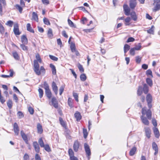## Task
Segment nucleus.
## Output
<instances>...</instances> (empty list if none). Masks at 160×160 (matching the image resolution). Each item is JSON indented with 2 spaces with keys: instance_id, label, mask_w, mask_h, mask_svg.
Here are the masks:
<instances>
[{
  "instance_id": "obj_1",
  "label": "nucleus",
  "mask_w": 160,
  "mask_h": 160,
  "mask_svg": "<svg viewBox=\"0 0 160 160\" xmlns=\"http://www.w3.org/2000/svg\"><path fill=\"white\" fill-rule=\"evenodd\" d=\"M39 65L37 61L36 60L34 61V70L36 74L40 75L41 72L45 73V70L43 66L41 67L39 70Z\"/></svg>"
},
{
  "instance_id": "obj_2",
  "label": "nucleus",
  "mask_w": 160,
  "mask_h": 160,
  "mask_svg": "<svg viewBox=\"0 0 160 160\" xmlns=\"http://www.w3.org/2000/svg\"><path fill=\"white\" fill-rule=\"evenodd\" d=\"M84 147L87 156L89 158V156L91 155L89 146L87 143H85L84 145Z\"/></svg>"
},
{
  "instance_id": "obj_3",
  "label": "nucleus",
  "mask_w": 160,
  "mask_h": 160,
  "mask_svg": "<svg viewBox=\"0 0 160 160\" xmlns=\"http://www.w3.org/2000/svg\"><path fill=\"white\" fill-rule=\"evenodd\" d=\"M154 3L156 4L153 11L156 12L160 9V0H154Z\"/></svg>"
},
{
  "instance_id": "obj_4",
  "label": "nucleus",
  "mask_w": 160,
  "mask_h": 160,
  "mask_svg": "<svg viewBox=\"0 0 160 160\" xmlns=\"http://www.w3.org/2000/svg\"><path fill=\"white\" fill-rule=\"evenodd\" d=\"M123 9L124 11L125 14L127 16H128L130 14V9L128 6L126 4H124L123 6Z\"/></svg>"
},
{
  "instance_id": "obj_5",
  "label": "nucleus",
  "mask_w": 160,
  "mask_h": 160,
  "mask_svg": "<svg viewBox=\"0 0 160 160\" xmlns=\"http://www.w3.org/2000/svg\"><path fill=\"white\" fill-rule=\"evenodd\" d=\"M20 134L22 138L24 141L27 144H28V139L27 135L24 133L23 130H21L20 132Z\"/></svg>"
},
{
  "instance_id": "obj_6",
  "label": "nucleus",
  "mask_w": 160,
  "mask_h": 160,
  "mask_svg": "<svg viewBox=\"0 0 160 160\" xmlns=\"http://www.w3.org/2000/svg\"><path fill=\"white\" fill-rule=\"evenodd\" d=\"M137 5L136 0H130L129 1V7L131 9H134Z\"/></svg>"
},
{
  "instance_id": "obj_7",
  "label": "nucleus",
  "mask_w": 160,
  "mask_h": 160,
  "mask_svg": "<svg viewBox=\"0 0 160 160\" xmlns=\"http://www.w3.org/2000/svg\"><path fill=\"white\" fill-rule=\"evenodd\" d=\"M51 102L52 105L56 108H58V101L55 97H52L51 100Z\"/></svg>"
},
{
  "instance_id": "obj_8",
  "label": "nucleus",
  "mask_w": 160,
  "mask_h": 160,
  "mask_svg": "<svg viewBox=\"0 0 160 160\" xmlns=\"http://www.w3.org/2000/svg\"><path fill=\"white\" fill-rule=\"evenodd\" d=\"M13 130L15 134L16 135H18L19 131V129L17 123L15 122L13 125Z\"/></svg>"
},
{
  "instance_id": "obj_9",
  "label": "nucleus",
  "mask_w": 160,
  "mask_h": 160,
  "mask_svg": "<svg viewBox=\"0 0 160 160\" xmlns=\"http://www.w3.org/2000/svg\"><path fill=\"white\" fill-rule=\"evenodd\" d=\"M52 90L55 93V94L57 95L58 93V87L57 86L56 83L54 81L52 83Z\"/></svg>"
},
{
  "instance_id": "obj_10",
  "label": "nucleus",
  "mask_w": 160,
  "mask_h": 160,
  "mask_svg": "<svg viewBox=\"0 0 160 160\" xmlns=\"http://www.w3.org/2000/svg\"><path fill=\"white\" fill-rule=\"evenodd\" d=\"M141 118L142 123L144 125L148 126L149 125V122L147 118L143 115L141 116Z\"/></svg>"
},
{
  "instance_id": "obj_11",
  "label": "nucleus",
  "mask_w": 160,
  "mask_h": 160,
  "mask_svg": "<svg viewBox=\"0 0 160 160\" xmlns=\"http://www.w3.org/2000/svg\"><path fill=\"white\" fill-rule=\"evenodd\" d=\"M79 147V143L78 141H75L73 144V149L75 152H77Z\"/></svg>"
},
{
  "instance_id": "obj_12",
  "label": "nucleus",
  "mask_w": 160,
  "mask_h": 160,
  "mask_svg": "<svg viewBox=\"0 0 160 160\" xmlns=\"http://www.w3.org/2000/svg\"><path fill=\"white\" fill-rule=\"evenodd\" d=\"M13 32L16 35H19L20 34L19 31L18 26L17 24H15L14 26Z\"/></svg>"
},
{
  "instance_id": "obj_13",
  "label": "nucleus",
  "mask_w": 160,
  "mask_h": 160,
  "mask_svg": "<svg viewBox=\"0 0 160 160\" xmlns=\"http://www.w3.org/2000/svg\"><path fill=\"white\" fill-rule=\"evenodd\" d=\"M33 145L35 151L37 153L39 152L40 151V148L38 142H33Z\"/></svg>"
},
{
  "instance_id": "obj_14",
  "label": "nucleus",
  "mask_w": 160,
  "mask_h": 160,
  "mask_svg": "<svg viewBox=\"0 0 160 160\" xmlns=\"http://www.w3.org/2000/svg\"><path fill=\"white\" fill-rule=\"evenodd\" d=\"M74 115L77 121H79L81 119L82 116L80 113L79 112L76 111Z\"/></svg>"
},
{
  "instance_id": "obj_15",
  "label": "nucleus",
  "mask_w": 160,
  "mask_h": 160,
  "mask_svg": "<svg viewBox=\"0 0 160 160\" xmlns=\"http://www.w3.org/2000/svg\"><path fill=\"white\" fill-rule=\"evenodd\" d=\"M145 130L146 136L148 138H150L151 137L150 135L151 133L150 129L148 128H145Z\"/></svg>"
},
{
  "instance_id": "obj_16",
  "label": "nucleus",
  "mask_w": 160,
  "mask_h": 160,
  "mask_svg": "<svg viewBox=\"0 0 160 160\" xmlns=\"http://www.w3.org/2000/svg\"><path fill=\"white\" fill-rule=\"evenodd\" d=\"M132 19L134 21H136L137 20V16L136 12L134 11H132L130 14Z\"/></svg>"
},
{
  "instance_id": "obj_17",
  "label": "nucleus",
  "mask_w": 160,
  "mask_h": 160,
  "mask_svg": "<svg viewBox=\"0 0 160 160\" xmlns=\"http://www.w3.org/2000/svg\"><path fill=\"white\" fill-rule=\"evenodd\" d=\"M45 93L48 99H50L52 97V93L50 89L45 90Z\"/></svg>"
},
{
  "instance_id": "obj_18",
  "label": "nucleus",
  "mask_w": 160,
  "mask_h": 160,
  "mask_svg": "<svg viewBox=\"0 0 160 160\" xmlns=\"http://www.w3.org/2000/svg\"><path fill=\"white\" fill-rule=\"evenodd\" d=\"M154 133L155 137L157 138H158L160 135L159 133L158 129L156 127H154L153 128Z\"/></svg>"
},
{
  "instance_id": "obj_19",
  "label": "nucleus",
  "mask_w": 160,
  "mask_h": 160,
  "mask_svg": "<svg viewBox=\"0 0 160 160\" xmlns=\"http://www.w3.org/2000/svg\"><path fill=\"white\" fill-rule=\"evenodd\" d=\"M50 67L52 69V74L54 75H55L56 74V69L55 66L52 64L51 63L50 64Z\"/></svg>"
},
{
  "instance_id": "obj_20",
  "label": "nucleus",
  "mask_w": 160,
  "mask_h": 160,
  "mask_svg": "<svg viewBox=\"0 0 160 160\" xmlns=\"http://www.w3.org/2000/svg\"><path fill=\"white\" fill-rule=\"evenodd\" d=\"M137 150V148L135 147H133L130 150L129 154L131 156H133L135 154Z\"/></svg>"
},
{
  "instance_id": "obj_21",
  "label": "nucleus",
  "mask_w": 160,
  "mask_h": 160,
  "mask_svg": "<svg viewBox=\"0 0 160 160\" xmlns=\"http://www.w3.org/2000/svg\"><path fill=\"white\" fill-rule=\"evenodd\" d=\"M38 132L40 134L42 133L43 132V129L42 126L40 123H38L37 125Z\"/></svg>"
},
{
  "instance_id": "obj_22",
  "label": "nucleus",
  "mask_w": 160,
  "mask_h": 160,
  "mask_svg": "<svg viewBox=\"0 0 160 160\" xmlns=\"http://www.w3.org/2000/svg\"><path fill=\"white\" fill-rule=\"evenodd\" d=\"M155 27L153 25H152L150 28L147 30V31L148 33L154 34Z\"/></svg>"
},
{
  "instance_id": "obj_23",
  "label": "nucleus",
  "mask_w": 160,
  "mask_h": 160,
  "mask_svg": "<svg viewBox=\"0 0 160 160\" xmlns=\"http://www.w3.org/2000/svg\"><path fill=\"white\" fill-rule=\"evenodd\" d=\"M12 55L15 60H18L19 59V57L17 52L15 51L13 52H12Z\"/></svg>"
},
{
  "instance_id": "obj_24",
  "label": "nucleus",
  "mask_w": 160,
  "mask_h": 160,
  "mask_svg": "<svg viewBox=\"0 0 160 160\" xmlns=\"http://www.w3.org/2000/svg\"><path fill=\"white\" fill-rule=\"evenodd\" d=\"M48 36L50 38H53V34L51 28H49L48 32Z\"/></svg>"
},
{
  "instance_id": "obj_25",
  "label": "nucleus",
  "mask_w": 160,
  "mask_h": 160,
  "mask_svg": "<svg viewBox=\"0 0 160 160\" xmlns=\"http://www.w3.org/2000/svg\"><path fill=\"white\" fill-rule=\"evenodd\" d=\"M21 39L22 42L23 44H27L28 43V40L25 35H23Z\"/></svg>"
},
{
  "instance_id": "obj_26",
  "label": "nucleus",
  "mask_w": 160,
  "mask_h": 160,
  "mask_svg": "<svg viewBox=\"0 0 160 160\" xmlns=\"http://www.w3.org/2000/svg\"><path fill=\"white\" fill-rule=\"evenodd\" d=\"M27 30L33 33L34 32V30L32 28L31 26V24L29 23H28L27 24Z\"/></svg>"
},
{
  "instance_id": "obj_27",
  "label": "nucleus",
  "mask_w": 160,
  "mask_h": 160,
  "mask_svg": "<svg viewBox=\"0 0 160 160\" xmlns=\"http://www.w3.org/2000/svg\"><path fill=\"white\" fill-rule=\"evenodd\" d=\"M130 48V46L128 44H126L124 47V51L125 53V56H126V53Z\"/></svg>"
},
{
  "instance_id": "obj_28",
  "label": "nucleus",
  "mask_w": 160,
  "mask_h": 160,
  "mask_svg": "<svg viewBox=\"0 0 160 160\" xmlns=\"http://www.w3.org/2000/svg\"><path fill=\"white\" fill-rule=\"evenodd\" d=\"M32 18L33 19L37 22L38 21V14L35 12H33L32 13Z\"/></svg>"
},
{
  "instance_id": "obj_29",
  "label": "nucleus",
  "mask_w": 160,
  "mask_h": 160,
  "mask_svg": "<svg viewBox=\"0 0 160 160\" xmlns=\"http://www.w3.org/2000/svg\"><path fill=\"white\" fill-rule=\"evenodd\" d=\"M147 118L149 120L151 119L152 117V112L150 109L147 110V113L146 114Z\"/></svg>"
},
{
  "instance_id": "obj_30",
  "label": "nucleus",
  "mask_w": 160,
  "mask_h": 160,
  "mask_svg": "<svg viewBox=\"0 0 160 160\" xmlns=\"http://www.w3.org/2000/svg\"><path fill=\"white\" fill-rule=\"evenodd\" d=\"M143 90L145 94H147L148 91V88L147 85L145 84L143 85Z\"/></svg>"
},
{
  "instance_id": "obj_31",
  "label": "nucleus",
  "mask_w": 160,
  "mask_h": 160,
  "mask_svg": "<svg viewBox=\"0 0 160 160\" xmlns=\"http://www.w3.org/2000/svg\"><path fill=\"white\" fill-rule=\"evenodd\" d=\"M146 100L147 102H152V98L150 94H148L146 97Z\"/></svg>"
},
{
  "instance_id": "obj_32",
  "label": "nucleus",
  "mask_w": 160,
  "mask_h": 160,
  "mask_svg": "<svg viewBox=\"0 0 160 160\" xmlns=\"http://www.w3.org/2000/svg\"><path fill=\"white\" fill-rule=\"evenodd\" d=\"M80 79L82 81H85L87 79V77L84 73L82 74L80 76Z\"/></svg>"
},
{
  "instance_id": "obj_33",
  "label": "nucleus",
  "mask_w": 160,
  "mask_h": 160,
  "mask_svg": "<svg viewBox=\"0 0 160 160\" xmlns=\"http://www.w3.org/2000/svg\"><path fill=\"white\" fill-rule=\"evenodd\" d=\"M41 87L45 89V90L49 89V86L47 82L46 81L44 82L43 87L42 86H41Z\"/></svg>"
},
{
  "instance_id": "obj_34",
  "label": "nucleus",
  "mask_w": 160,
  "mask_h": 160,
  "mask_svg": "<svg viewBox=\"0 0 160 160\" xmlns=\"http://www.w3.org/2000/svg\"><path fill=\"white\" fill-rule=\"evenodd\" d=\"M70 131L69 130L66 129L65 131V135L67 138H70Z\"/></svg>"
},
{
  "instance_id": "obj_35",
  "label": "nucleus",
  "mask_w": 160,
  "mask_h": 160,
  "mask_svg": "<svg viewBox=\"0 0 160 160\" xmlns=\"http://www.w3.org/2000/svg\"><path fill=\"white\" fill-rule=\"evenodd\" d=\"M38 91L39 92V96L40 98H41L43 95V90L40 88H39L38 89Z\"/></svg>"
},
{
  "instance_id": "obj_36",
  "label": "nucleus",
  "mask_w": 160,
  "mask_h": 160,
  "mask_svg": "<svg viewBox=\"0 0 160 160\" xmlns=\"http://www.w3.org/2000/svg\"><path fill=\"white\" fill-rule=\"evenodd\" d=\"M38 143L41 147H44L45 145L44 144L43 142L42 138H41L38 140Z\"/></svg>"
},
{
  "instance_id": "obj_37",
  "label": "nucleus",
  "mask_w": 160,
  "mask_h": 160,
  "mask_svg": "<svg viewBox=\"0 0 160 160\" xmlns=\"http://www.w3.org/2000/svg\"><path fill=\"white\" fill-rule=\"evenodd\" d=\"M7 105L9 109L12 108V102L11 100H9L7 102Z\"/></svg>"
},
{
  "instance_id": "obj_38",
  "label": "nucleus",
  "mask_w": 160,
  "mask_h": 160,
  "mask_svg": "<svg viewBox=\"0 0 160 160\" xmlns=\"http://www.w3.org/2000/svg\"><path fill=\"white\" fill-rule=\"evenodd\" d=\"M15 7L16 8L19 10V12L20 13H21L22 12V7L21 6H20L18 4H16L15 5Z\"/></svg>"
},
{
  "instance_id": "obj_39",
  "label": "nucleus",
  "mask_w": 160,
  "mask_h": 160,
  "mask_svg": "<svg viewBox=\"0 0 160 160\" xmlns=\"http://www.w3.org/2000/svg\"><path fill=\"white\" fill-rule=\"evenodd\" d=\"M70 48L72 52H74L75 51V45L74 43L71 42V43Z\"/></svg>"
},
{
  "instance_id": "obj_40",
  "label": "nucleus",
  "mask_w": 160,
  "mask_h": 160,
  "mask_svg": "<svg viewBox=\"0 0 160 160\" xmlns=\"http://www.w3.org/2000/svg\"><path fill=\"white\" fill-rule=\"evenodd\" d=\"M83 137L85 138H86L88 134V133L87 132L86 129L83 128Z\"/></svg>"
},
{
  "instance_id": "obj_41",
  "label": "nucleus",
  "mask_w": 160,
  "mask_h": 160,
  "mask_svg": "<svg viewBox=\"0 0 160 160\" xmlns=\"http://www.w3.org/2000/svg\"><path fill=\"white\" fill-rule=\"evenodd\" d=\"M146 82L151 87L152 85V80L149 78H147L146 79Z\"/></svg>"
},
{
  "instance_id": "obj_42",
  "label": "nucleus",
  "mask_w": 160,
  "mask_h": 160,
  "mask_svg": "<svg viewBox=\"0 0 160 160\" xmlns=\"http://www.w3.org/2000/svg\"><path fill=\"white\" fill-rule=\"evenodd\" d=\"M68 104L71 108L73 107V104L72 101V99L70 98H69L68 100Z\"/></svg>"
},
{
  "instance_id": "obj_43",
  "label": "nucleus",
  "mask_w": 160,
  "mask_h": 160,
  "mask_svg": "<svg viewBox=\"0 0 160 160\" xmlns=\"http://www.w3.org/2000/svg\"><path fill=\"white\" fill-rule=\"evenodd\" d=\"M78 68L80 72L82 73L84 72V69L82 67V66L80 63H79L78 65Z\"/></svg>"
},
{
  "instance_id": "obj_44",
  "label": "nucleus",
  "mask_w": 160,
  "mask_h": 160,
  "mask_svg": "<svg viewBox=\"0 0 160 160\" xmlns=\"http://www.w3.org/2000/svg\"><path fill=\"white\" fill-rule=\"evenodd\" d=\"M152 148L154 150H158V148L157 144L155 142H153L152 144Z\"/></svg>"
},
{
  "instance_id": "obj_45",
  "label": "nucleus",
  "mask_w": 160,
  "mask_h": 160,
  "mask_svg": "<svg viewBox=\"0 0 160 160\" xmlns=\"http://www.w3.org/2000/svg\"><path fill=\"white\" fill-rule=\"evenodd\" d=\"M131 20V19L129 17H128L126 19H125V21L126 22V23H125V25L126 26L129 25V22Z\"/></svg>"
},
{
  "instance_id": "obj_46",
  "label": "nucleus",
  "mask_w": 160,
  "mask_h": 160,
  "mask_svg": "<svg viewBox=\"0 0 160 160\" xmlns=\"http://www.w3.org/2000/svg\"><path fill=\"white\" fill-rule=\"evenodd\" d=\"M43 22L45 24L47 25H50V23L48 20V19L47 18H44L43 19Z\"/></svg>"
},
{
  "instance_id": "obj_47",
  "label": "nucleus",
  "mask_w": 160,
  "mask_h": 160,
  "mask_svg": "<svg viewBox=\"0 0 160 160\" xmlns=\"http://www.w3.org/2000/svg\"><path fill=\"white\" fill-rule=\"evenodd\" d=\"M46 151L48 152H50L51 151V150L48 145L47 144L44 145V147Z\"/></svg>"
},
{
  "instance_id": "obj_48",
  "label": "nucleus",
  "mask_w": 160,
  "mask_h": 160,
  "mask_svg": "<svg viewBox=\"0 0 160 160\" xmlns=\"http://www.w3.org/2000/svg\"><path fill=\"white\" fill-rule=\"evenodd\" d=\"M68 152L69 155L70 157H71L74 155V152H73L72 150V149H69L68 150Z\"/></svg>"
},
{
  "instance_id": "obj_49",
  "label": "nucleus",
  "mask_w": 160,
  "mask_h": 160,
  "mask_svg": "<svg viewBox=\"0 0 160 160\" xmlns=\"http://www.w3.org/2000/svg\"><path fill=\"white\" fill-rule=\"evenodd\" d=\"M36 58L37 59V62H39L41 63L42 62V60L40 58V56L38 54H37L36 55Z\"/></svg>"
},
{
  "instance_id": "obj_50",
  "label": "nucleus",
  "mask_w": 160,
  "mask_h": 160,
  "mask_svg": "<svg viewBox=\"0 0 160 160\" xmlns=\"http://www.w3.org/2000/svg\"><path fill=\"white\" fill-rule=\"evenodd\" d=\"M0 32L1 34H3L4 32V28L0 22Z\"/></svg>"
},
{
  "instance_id": "obj_51",
  "label": "nucleus",
  "mask_w": 160,
  "mask_h": 160,
  "mask_svg": "<svg viewBox=\"0 0 160 160\" xmlns=\"http://www.w3.org/2000/svg\"><path fill=\"white\" fill-rule=\"evenodd\" d=\"M142 87L140 86L139 87L138 90L137 94L138 95L140 96L141 95L142 93Z\"/></svg>"
},
{
  "instance_id": "obj_52",
  "label": "nucleus",
  "mask_w": 160,
  "mask_h": 160,
  "mask_svg": "<svg viewBox=\"0 0 160 160\" xmlns=\"http://www.w3.org/2000/svg\"><path fill=\"white\" fill-rule=\"evenodd\" d=\"M135 50L134 48H131L129 51L130 54L132 56H134L135 54Z\"/></svg>"
},
{
  "instance_id": "obj_53",
  "label": "nucleus",
  "mask_w": 160,
  "mask_h": 160,
  "mask_svg": "<svg viewBox=\"0 0 160 160\" xmlns=\"http://www.w3.org/2000/svg\"><path fill=\"white\" fill-rule=\"evenodd\" d=\"M49 57L53 61H57L58 60V58L52 55H49Z\"/></svg>"
},
{
  "instance_id": "obj_54",
  "label": "nucleus",
  "mask_w": 160,
  "mask_h": 160,
  "mask_svg": "<svg viewBox=\"0 0 160 160\" xmlns=\"http://www.w3.org/2000/svg\"><path fill=\"white\" fill-rule=\"evenodd\" d=\"M68 23L69 25L72 27H75V26L73 23L69 19L68 20Z\"/></svg>"
},
{
  "instance_id": "obj_55",
  "label": "nucleus",
  "mask_w": 160,
  "mask_h": 160,
  "mask_svg": "<svg viewBox=\"0 0 160 160\" xmlns=\"http://www.w3.org/2000/svg\"><path fill=\"white\" fill-rule=\"evenodd\" d=\"M17 115L19 118H21L24 117V115L20 111L18 112Z\"/></svg>"
},
{
  "instance_id": "obj_56",
  "label": "nucleus",
  "mask_w": 160,
  "mask_h": 160,
  "mask_svg": "<svg viewBox=\"0 0 160 160\" xmlns=\"http://www.w3.org/2000/svg\"><path fill=\"white\" fill-rule=\"evenodd\" d=\"M147 110H146V108L144 107L142 109V113L143 116L147 113Z\"/></svg>"
},
{
  "instance_id": "obj_57",
  "label": "nucleus",
  "mask_w": 160,
  "mask_h": 160,
  "mask_svg": "<svg viewBox=\"0 0 160 160\" xmlns=\"http://www.w3.org/2000/svg\"><path fill=\"white\" fill-rule=\"evenodd\" d=\"M141 58L139 56H137L136 57V62L138 63H139L141 62Z\"/></svg>"
},
{
  "instance_id": "obj_58",
  "label": "nucleus",
  "mask_w": 160,
  "mask_h": 160,
  "mask_svg": "<svg viewBox=\"0 0 160 160\" xmlns=\"http://www.w3.org/2000/svg\"><path fill=\"white\" fill-rule=\"evenodd\" d=\"M73 96L77 102H78V95L76 93H73Z\"/></svg>"
},
{
  "instance_id": "obj_59",
  "label": "nucleus",
  "mask_w": 160,
  "mask_h": 160,
  "mask_svg": "<svg viewBox=\"0 0 160 160\" xmlns=\"http://www.w3.org/2000/svg\"><path fill=\"white\" fill-rule=\"evenodd\" d=\"M146 74L147 76L150 75L152 77V71L150 69H148L147 71Z\"/></svg>"
},
{
  "instance_id": "obj_60",
  "label": "nucleus",
  "mask_w": 160,
  "mask_h": 160,
  "mask_svg": "<svg viewBox=\"0 0 160 160\" xmlns=\"http://www.w3.org/2000/svg\"><path fill=\"white\" fill-rule=\"evenodd\" d=\"M13 24V22L11 20L8 21L6 24L9 26L10 27H12Z\"/></svg>"
},
{
  "instance_id": "obj_61",
  "label": "nucleus",
  "mask_w": 160,
  "mask_h": 160,
  "mask_svg": "<svg viewBox=\"0 0 160 160\" xmlns=\"http://www.w3.org/2000/svg\"><path fill=\"white\" fill-rule=\"evenodd\" d=\"M141 47V46L140 45V44L139 43L138 45H136L135 47L133 48L135 50H140Z\"/></svg>"
},
{
  "instance_id": "obj_62",
  "label": "nucleus",
  "mask_w": 160,
  "mask_h": 160,
  "mask_svg": "<svg viewBox=\"0 0 160 160\" xmlns=\"http://www.w3.org/2000/svg\"><path fill=\"white\" fill-rule=\"evenodd\" d=\"M64 90V87L61 86L59 88V94L60 95H62Z\"/></svg>"
},
{
  "instance_id": "obj_63",
  "label": "nucleus",
  "mask_w": 160,
  "mask_h": 160,
  "mask_svg": "<svg viewBox=\"0 0 160 160\" xmlns=\"http://www.w3.org/2000/svg\"><path fill=\"white\" fill-rule=\"evenodd\" d=\"M152 123L154 127L157 126V123L156 120L154 118H152Z\"/></svg>"
},
{
  "instance_id": "obj_64",
  "label": "nucleus",
  "mask_w": 160,
  "mask_h": 160,
  "mask_svg": "<svg viewBox=\"0 0 160 160\" xmlns=\"http://www.w3.org/2000/svg\"><path fill=\"white\" fill-rule=\"evenodd\" d=\"M24 160H29V155L25 153L23 157Z\"/></svg>"
}]
</instances>
